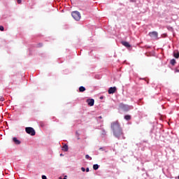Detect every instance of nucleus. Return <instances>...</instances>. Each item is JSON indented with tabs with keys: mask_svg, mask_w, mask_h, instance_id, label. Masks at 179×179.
<instances>
[{
	"mask_svg": "<svg viewBox=\"0 0 179 179\" xmlns=\"http://www.w3.org/2000/svg\"><path fill=\"white\" fill-rule=\"evenodd\" d=\"M173 57L175 58H179V52H173Z\"/></svg>",
	"mask_w": 179,
	"mask_h": 179,
	"instance_id": "nucleus-14",
	"label": "nucleus"
},
{
	"mask_svg": "<svg viewBox=\"0 0 179 179\" xmlns=\"http://www.w3.org/2000/svg\"><path fill=\"white\" fill-rule=\"evenodd\" d=\"M13 142H14V143L15 145H20V143H21L20 141L18 140L17 138H16V137L13 138Z\"/></svg>",
	"mask_w": 179,
	"mask_h": 179,
	"instance_id": "nucleus-7",
	"label": "nucleus"
},
{
	"mask_svg": "<svg viewBox=\"0 0 179 179\" xmlns=\"http://www.w3.org/2000/svg\"><path fill=\"white\" fill-rule=\"evenodd\" d=\"M85 171H86L87 173H89V168H87V169H85Z\"/></svg>",
	"mask_w": 179,
	"mask_h": 179,
	"instance_id": "nucleus-22",
	"label": "nucleus"
},
{
	"mask_svg": "<svg viewBox=\"0 0 179 179\" xmlns=\"http://www.w3.org/2000/svg\"><path fill=\"white\" fill-rule=\"evenodd\" d=\"M0 30L1 31H3L4 30L3 26H0Z\"/></svg>",
	"mask_w": 179,
	"mask_h": 179,
	"instance_id": "nucleus-17",
	"label": "nucleus"
},
{
	"mask_svg": "<svg viewBox=\"0 0 179 179\" xmlns=\"http://www.w3.org/2000/svg\"><path fill=\"white\" fill-rule=\"evenodd\" d=\"M62 150L64 152H68V145L66 144H65L64 145H63L62 147Z\"/></svg>",
	"mask_w": 179,
	"mask_h": 179,
	"instance_id": "nucleus-12",
	"label": "nucleus"
},
{
	"mask_svg": "<svg viewBox=\"0 0 179 179\" xmlns=\"http://www.w3.org/2000/svg\"><path fill=\"white\" fill-rule=\"evenodd\" d=\"M93 169L94 170H99V164H96L93 165Z\"/></svg>",
	"mask_w": 179,
	"mask_h": 179,
	"instance_id": "nucleus-15",
	"label": "nucleus"
},
{
	"mask_svg": "<svg viewBox=\"0 0 179 179\" xmlns=\"http://www.w3.org/2000/svg\"><path fill=\"white\" fill-rule=\"evenodd\" d=\"M176 59H171V62H170L171 64L174 66V65H176Z\"/></svg>",
	"mask_w": 179,
	"mask_h": 179,
	"instance_id": "nucleus-13",
	"label": "nucleus"
},
{
	"mask_svg": "<svg viewBox=\"0 0 179 179\" xmlns=\"http://www.w3.org/2000/svg\"><path fill=\"white\" fill-rule=\"evenodd\" d=\"M178 179H179V175H178Z\"/></svg>",
	"mask_w": 179,
	"mask_h": 179,
	"instance_id": "nucleus-27",
	"label": "nucleus"
},
{
	"mask_svg": "<svg viewBox=\"0 0 179 179\" xmlns=\"http://www.w3.org/2000/svg\"><path fill=\"white\" fill-rule=\"evenodd\" d=\"M71 15H72V17H73V19L77 22H78V20H80V17H81L80 13H79L78 11H73L71 13Z\"/></svg>",
	"mask_w": 179,
	"mask_h": 179,
	"instance_id": "nucleus-2",
	"label": "nucleus"
},
{
	"mask_svg": "<svg viewBox=\"0 0 179 179\" xmlns=\"http://www.w3.org/2000/svg\"><path fill=\"white\" fill-rule=\"evenodd\" d=\"M101 116H99L97 118H96V120L99 122V120H101Z\"/></svg>",
	"mask_w": 179,
	"mask_h": 179,
	"instance_id": "nucleus-18",
	"label": "nucleus"
},
{
	"mask_svg": "<svg viewBox=\"0 0 179 179\" xmlns=\"http://www.w3.org/2000/svg\"><path fill=\"white\" fill-rule=\"evenodd\" d=\"M17 3H22V0H17Z\"/></svg>",
	"mask_w": 179,
	"mask_h": 179,
	"instance_id": "nucleus-21",
	"label": "nucleus"
},
{
	"mask_svg": "<svg viewBox=\"0 0 179 179\" xmlns=\"http://www.w3.org/2000/svg\"><path fill=\"white\" fill-rule=\"evenodd\" d=\"M150 37H152V38H157L158 34L157 31H152L149 33Z\"/></svg>",
	"mask_w": 179,
	"mask_h": 179,
	"instance_id": "nucleus-5",
	"label": "nucleus"
},
{
	"mask_svg": "<svg viewBox=\"0 0 179 179\" xmlns=\"http://www.w3.org/2000/svg\"><path fill=\"white\" fill-rule=\"evenodd\" d=\"M117 92V87H110L109 89H108V94H114V93Z\"/></svg>",
	"mask_w": 179,
	"mask_h": 179,
	"instance_id": "nucleus-4",
	"label": "nucleus"
},
{
	"mask_svg": "<svg viewBox=\"0 0 179 179\" xmlns=\"http://www.w3.org/2000/svg\"><path fill=\"white\" fill-rule=\"evenodd\" d=\"M122 44L124 47H127V48H129L131 47V45L129 44V43H128L127 41H122Z\"/></svg>",
	"mask_w": 179,
	"mask_h": 179,
	"instance_id": "nucleus-8",
	"label": "nucleus"
},
{
	"mask_svg": "<svg viewBox=\"0 0 179 179\" xmlns=\"http://www.w3.org/2000/svg\"><path fill=\"white\" fill-rule=\"evenodd\" d=\"M60 156H64V155H62V154H60Z\"/></svg>",
	"mask_w": 179,
	"mask_h": 179,
	"instance_id": "nucleus-26",
	"label": "nucleus"
},
{
	"mask_svg": "<svg viewBox=\"0 0 179 179\" xmlns=\"http://www.w3.org/2000/svg\"><path fill=\"white\" fill-rule=\"evenodd\" d=\"M99 150H104V149H103V148L101 147V148H99Z\"/></svg>",
	"mask_w": 179,
	"mask_h": 179,
	"instance_id": "nucleus-24",
	"label": "nucleus"
},
{
	"mask_svg": "<svg viewBox=\"0 0 179 179\" xmlns=\"http://www.w3.org/2000/svg\"><path fill=\"white\" fill-rule=\"evenodd\" d=\"M42 179H47V176H45V175H43L42 176Z\"/></svg>",
	"mask_w": 179,
	"mask_h": 179,
	"instance_id": "nucleus-20",
	"label": "nucleus"
},
{
	"mask_svg": "<svg viewBox=\"0 0 179 179\" xmlns=\"http://www.w3.org/2000/svg\"><path fill=\"white\" fill-rule=\"evenodd\" d=\"M81 170H82V171H83V172L86 171V169H85V167H82V168H81Z\"/></svg>",
	"mask_w": 179,
	"mask_h": 179,
	"instance_id": "nucleus-19",
	"label": "nucleus"
},
{
	"mask_svg": "<svg viewBox=\"0 0 179 179\" xmlns=\"http://www.w3.org/2000/svg\"><path fill=\"white\" fill-rule=\"evenodd\" d=\"M131 115H124V120H126V121H129V120H131Z\"/></svg>",
	"mask_w": 179,
	"mask_h": 179,
	"instance_id": "nucleus-11",
	"label": "nucleus"
},
{
	"mask_svg": "<svg viewBox=\"0 0 179 179\" xmlns=\"http://www.w3.org/2000/svg\"><path fill=\"white\" fill-rule=\"evenodd\" d=\"M63 179H66V176H65Z\"/></svg>",
	"mask_w": 179,
	"mask_h": 179,
	"instance_id": "nucleus-25",
	"label": "nucleus"
},
{
	"mask_svg": "<svg viewBox=\"0 0 179 179\" xmlns=\"http://www.w3.org/2000/svg\"><path fill=\"white\" fill-rule=\"evenodd\" d=\"M123 108L124 109V110H127V111H129V110H131V108H132V107L131 106H125V105H124L123 106Z\"/></svg>",
	"mask_w": 179,
	"mask_h": 179,
	"instance_id": "nucleus-9",
	"label": "nucleus"
},
{
	"mask_svg": "<svg viewBox=\"0 0 179 179\" xmlns=\"http://www.w3.org/2000/svg\"><path fill=\"white\" fill-rule=\"evenodd\" d=\"M87 103H88V106H90V107H93V106H94V99H87Z\"/></svg>",
	"mask_w": 179,
	"mask_h": 179,
	"instance_id": "nucleus-6",
	"label": "nucleus"
},
{
	"mask_svg": "<svg viewBox=\"0 0 179 179\" xmlns=\"http://www.w3.org/2000/svg\"><path fill=\"white\" fill-rule=\"evenodd\" d=\"M25 131L29 135H31V136H34V135H36V131L34 130V129L33 127H26Z\"/></svg>",
	"mask_w": 179,
	"mask_h": 179,
	"instance_id": "nucleus-3",
	"label": "nucleus"
},
{
	"mask_svg": "<svg viewBox=\"0 0 179 179\" xmlns=\"http://www.w3.org/2000/svg\"><path fill=\"white\" fill-rule=\"evenodd\" d=\"M177 72H179V69H176L175 73H177Z\"/></svg>",
	"mask_w": 179,
	"mask_h": 179,
	"instance_id": "nucleus-23",
	"label": "nucleus"
},
{
	"mask_svg": "<svg viewBox=\"0 0 179 179\" xmlns=\"http://www.w3.org/2000/svg\"><path fill=\"white\" fill-rule=\"evenodd\" d=\"M110 128L115 138H117V139H125L122 127H121V125L118 121L113 122L111 123Z\"/></svg>",
	"mask_w": 179,
	"mask_h": 179,
	"instance_id": "nucleus-1",
	"label": "nucleus"
},
{
	"mask_svg": "<svg viewBox=\"0 0 179 179\" xmlns=\"http://www.w3.org/2000/svg\"><path fill=\"white\" fill-rule=\"evenodd\" d=\"M85 159H87V160H92V157L89 156V155H85Z\"/></svg>",
	"mask_w": 179,
	"mask_h": 179,
	"instance_id": "nucleus-16",
	"label": "nucleus"
},
{
	"mask_svg": "<svg viewBox=\"0 0 179 179\" xmlns=\"http://www.w3.org/2000/svg\"><path fill=\"white\" fill-rule=\"evenodd\" d=\"M85 90H86V88L83 86H80L79 87V92H80L81 93H83V92H85Z\"/></svg>",
	"mask_w": 179,
	"mask_h": 179,
	"instance_id": "nucleus-10",
	"label": "nucleus"
}]
</instances>
